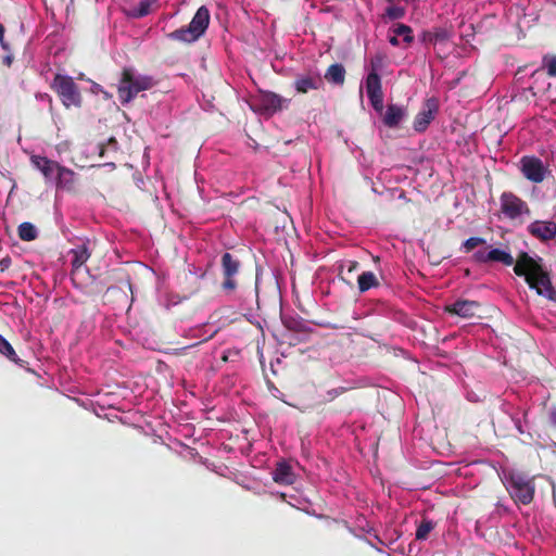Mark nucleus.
Listing matches in <instances>:
<instances>
[{"instance_id":"nucleus-1","label":"nucleus","mask_w":556,"mask_h":556,"mask_svg":"<svg viewBox=\"0 0 556 556\" xmlns=\"http://www.w3.org/2000/svg\"><path fill=\"white\" fill-rule=\"evenodd\" d=\"M478 264L501 263L504 266H514V274L523 277L529 288L551 301H556V290L552 286L551 273L543 265L540 257L533 258L527 252H520L516 260L509 251L504 249L478 250L471 256Z\"/></svg>"},{"instance_id":"nucleus-2","label":"nucleus","mask_w":556,"mask_h":556,"mask_svg":"<svg viewBox=\"0 0 556 556\" xmlns=\"http://www.w3.org/2000/svg\"><path fill=\"white\" fill-rule=\"evenodd\" d=\"M156 86V80L149 75H137L131 67H124L118 79L117 97L123 105L129 103L138 93Z\"/></svg>"},{"instance_id":"nucleus-3","label":"nucleus","mask_w":556,"mask_h":556,"mask_svg":"<svg viewBox=\"0 0 556 556\" xmlns=\"http://www.w3.org/2000/svg\"><path fill=\"white\" fill-rule=\"evenodd\" d=\"M386 61L387 56L381 52H376L371 59H369L368 74L366 77V93L375 112H382L383 110L380 72L386 67Z\"/></svg>"},{"instance_id":"nucleus-4","label":"nucleus","mask_w":556,"mask_h":556,"mask_svg":"<svg viewBox=\"0 0 556 556\" xmlns=\"http://www.w3.org/2000/svg\"><path fill=\"white\" fill-rule=\"evenodd\" d=\"M503 481L513 502L522 505H529L532 503L534 496L533 478H530L522 472L510 470L504 472Z\"/></svg>"},{"instance_id":"nucleus-5","label":"nucleus","mask_w":556,"mask_h":556,"mask_svg":"<svg viewBox=\"0 0 556 556\" xmlns=\"http://www.w3.org/2000/svg\"><path fill=\"white\" fill-rule=\"evenodd\" d=\"M210 25V11L207 7L198 8L188 26L172 31L169 37L176 41L193 42L200 39Z\"/></svg>"},{"instance_id":"nucleus-6","label":"nucleus","mask_w":556,"mask_h":556,"mask_svg":"<svg viewBox=\"0 0 556 556\" xmlns=\"http://www.w3.org/2000/svg\"><path fill=\"white\" fill-rule=\"evenodd\" d=\"M51 89L58 94L64 108H80L81 96L79 87L71 76L56 74L54 75Z\"/></svg>"},{"instance_id":"nucleus-7","label":"nucleus","mask_w":556,"mask_h":556,"mask_svg":"<svg viewBox=\"0 0 556 556\" xmlns=\"http://www.w3.org/2000/svg\"><path fill=\"white\" fill-rule=\"evenodd\" d=\"M220 266L223 277L220 285L222 291L227 294H232L238 288L237 277L240 275L242 266L241 260L236 255L226 252L222 254Z\"/></svg>"},{"instance_id":"nucleus-8","label":"nucleus","mask_w":556,"mask_h":556,"mask_svg":"<svg viewBox=\"0 0 556 556\" xmlns=\"http://www.w3.org/2000/svg\"><path fill=\"white\" fill-rule=\"evenodd\" d=\"M501 212L510 218L515 219L520 215H530L531 211L525 200L517 197L511 192H503L500 197Z\"/></svg>"},{"instance_id":"nucleus-9","label":"nucleus","mask_w":556,"mask_h":556,"mask_svg":"<svg viewBox=\"0 0 556 556\" xmlns=\"http://www.w3.org/2000/svg\"><path fill=\"white\" fill-rule=\"evenodd\" d=\"M481 304L478 301L458 299L452 304H446L444 311L451 316H459L460 318L470 319L478 316Z\"/></svg>"},{"instance_id":"nucleus-10","label":"nucleus","mask_w":556,"mask_h":556,"mask_svg":"<svg viewBox=\"0 0 556 556\" xmlns=\"http://www.w3.org/2000/svg\"><path fill=\"white\" fill-rule=\"evenodd\" d=\"M286 99L273 91H261L260 96L254 98L253 108L256 111L273 114L280 111Z\"/></svg>"},{"instance_id":"nucleus-11","label":"nucleus","mask_w":556,"mask_h":556,"mask_svg":"<svg viewBox=\"0 0 556 556\" xmlns=\"http://www.w3.org/2000/svg\"><path fill=\"white\" fill-rule=\"evenodd\" d=\"M522 173L526 179L533 184H542L545 179V167L543 161L536 156L525 155L520 160Z\"/></svg>"},{"instance_id":"nucleus-12","label":"nucleus","mask_w":556,"mask_h":556,"mask_svg":"<svg viewBox=\"0 0 556 556\" xmlns=\"http://www.w3.org/2000/svg\"><path fill=\"white\" fill-rule=\"evenodd\" d=\"M439 112V103L435 98H430L425 101L424 109L418 112L414 117L413 128L417 132H422L428 128V125L433 121L435 114Z\"/></svg>"},{"instance_id":"nucleus-13","label":"nucleus","mask_w":556,"mask_h":556,"mask_svg":"<svg viewBox=\"0 0 556 556\" xmlns=\"http://www.w3.org/2000/svg\"><path fill=\"white\" fill-rule=\"evenodd\" d=\"M31 165L42 173L47 181H52L64 166L55 161H51L45 155L30 156Z\"/></svg>"},{"instance_id":"nucleus-14","label":"nucleus","mask_w":556,"mask_h":556,"mask_svg":"<svg viewBox=\"0 0 556 556\" xmlns=\"http://www.w3.org/2000/svg\"><path fill=\"white\" fill-rule=\"evenodd\" d=\"M527 231L540 241L546 242L556 238V222L535 220L527 226Z\"/></svg>"},{"instance_id":"nucleus-15","label":"nucleus","mask_w":556,"mask_h":556,"mask_svg":"<svg viewBox=\"0 0 556 556\" xmlns=\"http://www.w3.org/2000/svg\"><path fill=\"white\" fill-rule=\"evenodd\" d=\"M323 86V79L319 74H299L294 78V89L301 94L309 90H318Z\"/></svg>"},{"instance_id":"nucleus-16","label":"nucleus","mask_w":556,"mask_h":556,"mask_svg":"<svg viewBox=\"0 0 556 556\" xmlns=\"http://www.w3.org/2000/svg\"><path fill=\"white\" fill-rule=\"evenodd\" d=\"M273 479L277 484L291 485L295 481V473L288 462H280L276 464V468L273 472Z\"/></svg>"},{"instance_id":"nucleus-17","label":"nucleus","mask_w":556,"mask_h":556,"mask_svg":"<svg viewBox=\"0 0 556 556\" xmlns=\"http://www.w3.org/2000/svg\"><path fill=\"white\" fill-rule=\"evenodd\" d=\"M406 116L405 106H400L397 104H389L387 106V111L384 116H382V123L388 128H395L400 125L401 121Z\"/></svg>"},{"instance_id":"nucleus-18","label":"nucleus","mask_w":556,"mask_h":556,"mask_svg":"<svg viewBox=\"0 0 556 556\" xmlns=\"http://www.w3.org/2000/svg\"><path fill=\"white\" fill-rule=\"evenodd\" d=\"M53 181L56 184L58 189L73 191L75 188V173L64 166L63 169H60Z\"/></svg>"},{"instance_id":"nucleus-19","label":"nucleus","mask_w":556,"mask_h":556,"mask_svg":"<svg viewBox=\"0 0 556 556\" xmlns=\"http://www.w3.org/2000/svg\"><path fill=\"white\" fill-rule=\"evenodd\" d=\"M345 75L346 70L343 65L341 63H333L327 68L326 74H324V78L336 86H343Z\"/></svg>"},{"instance_id":"nucleus-20","label":"nucleus","mask_w":556,"mask_h":556,"mask_svg":"<svg viewBox=\"0 0 556 556\" xmlns=\"http://www.w3.org/2000/svg\"><path fill=\"white\" fill-rule=\"evenodd\" d=\"M72 258V267L73 269H78L85 265V263L90 258V252L88 251L85 244H80L77 248L71 250Z\"/></svg>"},{"instance_id":"nucleus-21","label":"nucleus","mask_w":556,"mask_h":556,"mask_svg":"<svg viewBox=\"0 0 556 556\" xmlns=\"http://www.w3.org/2000/svg\"><path fill=\"white\" fill-rule=\"evenodd\" d=\"M358 289L361 293H365L369 291L372 288H376L379 286V281L377 280L375 274L372 271H363L358 276Z\"/></svg>"},{"instance_id":"nucleus-22","label":"nucleus","mask_w":556,"mask_h":556,"mask_svg":"<svg viewBox=\"0 0 556 556\" xmlns=\"http://www.w3.org/2000/svg\"><path fill=\"white\" fill-rule=\"evenodd\" d=\"M18 239L30 242L38 238V230L30 222H23L17 228Z\"/></svg>"},{"instance_id":"nucleus-23","label":"nucleus","mask_w":556,"mask_h":556,"mask_svg":"<svg viewBox=\"0 0 556 556\" xmlns=\"http://www.w3.org/2000/svg\"><path fill=\"white\" fill-rule=\"evenodd\" d=\"M448 38V33L446 29L444 28H437L432 31L428 30V31H424V34H421V38L420 40L425 43H438V42H441V41H446Z\"/></svg>"},{"instance_id":"nucleus-24","label":"nucleus","mask_w":556,"mask_h":556,"mask_svg":"<svg viewBox=\"0 0 556 556\" xmlns=\"http://www.w3.org/2000/svg\"><path fill=\"white\" fill-rule=\"evenodd\" d=\"M0 354L4 355L5 358H8L10 362L22 365L24 362L18 358L17 353H15L14 349L12 348V344L7 341L5 338L1 337L0 334Z\"/></svg>"},{"instance_id":"nucleus-25","label":"nucleus","mask_w":556,"mask_h":556,"mask_svg":"<svg viewBox=\"0 0 556 556\" xmlns=\"http://www.w3.org/2000/svg\"><path fill=\"white\" fill-rule=\"evenodd\" d=\"M4 33V25L0 24V47L5 52V55L3 56V59H1V63H3L7 67H11L13 63L12 46L10 42L5 41Z\"/></svg>"},{"instance_id":"nucleus-26","label":"nucleus","mask_w":556,"mask_h":556,"mask_svg":"<svg viewBox=\"0 0 556 556\" xmlns=\"http://www.w3.org/2000/svg\"><path fill=\"white\" fill-rule=\"evenodd\" d=\"M435 523L432 519L424 517L421 518L420 523L418 525L417 531H415V539L417 540H427L428 535L434 529Z\"/></svg>"},{"instance_id":"nucleus-27","label":"nucleus","mask_w":556,"mask_h":556,"mask_svg":"<svg viewBox=\"0 0 556 556\" xmlns=\"http://www.w3.org/2000/svg\"><path fill=\"white\" fill-rule=\"evenodd\" d=\"M393 34L396 37L402 36V39H404L406 43H412L414 40L413 29L406 24H399L394 26Z\"/></svg>"},{"instance_id":"nucleus-28","label":"nucleus","mask_w":556,"mask_h":556,"mask_svg":"<svg viewBox=\"0 0 556 556\" xmlns=\"http://www.w3.org/2000/svg\"><path fill=\"white\" fill-rule=\"evenodd\" d=\"M151 2L149 0H144L138 3V7L132 9L130 16L135 18H142L150 14Z\"/></svg>"},{"instance_id":"nucleus-29","label":"nucleus","mask_w":556,"mask_h":556,"mask_svg":"<svg viewBox=\"0 0 556 556\" xmlns=\"http://www.w3.org/2000/svg\"><path fill=\"white\" fill-rule=\"evenodd\" d=\"M543 65L546 70V75L549 77H556V54L544 55Z\"/></svg>"},{"instance_id":"nucleus-30","label":"nucleus","mask_w":556,"mask_h":556,"mask_svg":"<svg viewBox=\"0 0 556 556\" xmlns=\"http://www.w3.org/2000/svg\"><path fill=\"white\" fill-rule=\"evenodd\" d=\"M483 244H485L484 238H479V237L467 238L465 240V242L463 243V250H465L466 253H470L476 248H478L479 245H483Z\"/></svg>"},{"instance_id":"nucleus-31","label":"nucleus","mask_w":556,"mask_h":556,"mask_svg":"<svg viewBox=\"0 0 556 556\" xmlns=\"http://www.w3.org/2000/svg\"><path fill=\"white\" fill-rule=\"evenodd\" d=\"M404 14H405V11L401 7L387 8V15L389 18H400Z\"/></svg>"},{"instance_id":"nucleus-32","label":"nucleus","mask_w":556,"mask_h":556,"mask_svg":"<svg viewBox=\"0 0 556 556\" xmlns=\"http://www.w3.org/2000/svg\"><path fill=\"white\" fill-rule=\"evenodd\" d=\"M282 323L288 329L293 331H298V327L300 326V323L294 319H282Z\"/></svg>"},{"instance_id":"nucleus-33","label":"nucleus","mask_w":556,"mask_h":556,"mask_svg":"<svg viewBox=\"0 0 556 556\" xmlns=\"http://www.w3.org/2000/svg\"><path fill=\"white\" fill-rule=\"evenodd\" d=\"M11 266V258L4 257L0 261V271H5Z\"/></svg>"},{"instance_id":"nucleus-34","label":"nucleus","mask_w":556,"mask_h":556,"mask_svg":"<svg viewBox=\"0 0 556 556\" xmlns=\"http://www.w3.org/2000/svg\"><path fill=\"white\" fill-rule=\"evenodd\" d=\"M342 392H343L342 388H340V389H332V390L328 391V396H329V399H334L339 394H341Z\"/></svg>"},{"instance_id":"nucleus-35","label":"nucleus","mask_w":556,"mask_h":556,"mask_svg":"<svg viewBox=\"0 0 556 556\" xmlns=\"http://www.w3.org/2000/svg\"><path fill=\"white\" fill-rule=\"evenodd\" d=\"M389 43L392 45L393 47H399V45H400L399 37L395 35H393L392 37H389Z\"/></svg>"},{"instance_id":"nucleus-36","label":"nucleus","mask_w":556,"mask_h":556,"mask_svg":"<svg viewBox=\"0 0 556 556\" xmlns=\"http://www.w3.org/2000/svg\"><path fill=\"white\" fill-rule=\"evenodd\" d=\"M549 422L553 426H556V408H553L549 413Z\"/></svg>"},{"instance_id":"nucleus-37","label":"nucleus","mask_w":556,"mask_h":556,"mask_svg":"<svg viewBox=\"0 0 556 556\" xmlns=\"http://www.w3.org/2000/svg\"><path fill=\"white\" fill-rule=\"evenodd\" d=\"M359 264L356 261L349 262V271H354Z\"/></svg>"},{"instance_id":"nucleus-38","label":"nucleus","mask_w":556,"mask_h":556,"mask_svg":"<svg viewBox=\"0 0 556 556\" xmlns=\"http://www.w3.org/2000/svg\"><path fill=\"white\" fill-rule=\"evenodd\" d=\"M553 503H555V505H556V491L555 490H553Z\"/></svg>"}]
</instances>
